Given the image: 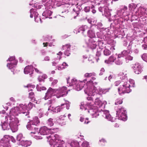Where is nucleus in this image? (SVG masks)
<instances>
[{
    "mask_svg": "<svg viewBox=\"0 0 147 147\" xmlns=\"http://www.w3.org/2000/svg\"><path fill=\"white\" fill-rule=\"evenodd\" d=\"M126 74L124 73L120 72L119 74V76H122V78H120L122 80L121 82L120 81H117L115 82L114 84L115 86H117L121 83L122 84V86H120L118 88V92L120 95H122L125 93H129L131 91V90L130 89L131 84H132V86H134V80H130L128 82Z\"/></svg>",
    "mask_w": 147,
    "mask_h": 147,
    "instance_id": "1",
    "label": "nucleus"
},
{
    "mask_svg": "<svg viewBox=\"0 0 147 147\" xmlns=\"http://www.w3.org/2000/svg\"><path fill=\"white\" fill-rule=\"evenodd\" d=\"M97 82H93L92 80L87 82V88L84 90V92L89 96H98L100 94H105L109 92V88L102 89L99 87L96 88L94 85L97 84Z\"/></svg>",
    "mask_w": 147,
    "mask_h": 147,
    "instance_id": "2",
    "label": "nucleus"
},
{
    "mask_svg": "<svg viewBox=\"0 0 147 147\" xmlns=\"http://www.w3.org/2000/svg\"><path fill=\"white\" fill-rule=\"evenodd\" d=\"M93 98L92 97L87 98V101L82 102L80 105V109L86 110L90 113L92 118H96L99 115L98 109L96 106H94Z\"/></svg>",
    "mask_w": 147,
    "mask_h": 147,
    "instance_id": "3",
    "label": "nucleus"
},
{
    "mask_svg": "<svg viewBox=\"0 0 147 147\" xmlns=\"http://www.w3.org/2000/svg\"><path fill=\"white\" fill-rule=\"evenodd\" d=\"M19 121L16 117L5 116V121L1 125L2 128L4 130H8L10 129L13 132H15L18 130V126Z\"/></svg>",
    "mask_w": 147,
    "mask_h": 147,
    "instance_id": "4",
    "label": "nucleus"
},
{
    "mask_svg": "<svg viewBox=\"0 0 147 147\" xmlns=\"http://www.w3.org/2000/svg\"><path fill=\"white\" fill-rule=\"evenodd\" d=\"M69 78L67 79V82L68 86H72L74 89L77 91L81 90L84 87V84L82 81L77 80L75 79L71 80V82H69Z\"/></svg>",
    "mask_w": 147,
    "mask_h": 147,
    "instance_id": "5",
    "label": "nucleus"
},
{
    "mask_svg": "<svg viewBox=\"0 0 147 147\" xmlns=\"http://www.w3.org/2000/svg\"><path fill=\"white\" fill-rule=\"evenodd\" d=\"M116 111V117L119 120L125 121L127 120L126 110L124 108L119 107Z\"/></svg>",
    "mask_w": 147,
    "mask_h": 147,
    "instance_id": "6",
    "label": "nucleus"
},
{
    "mask_svg": "<svg viewBox=\"0 0 147 147\" xmlns=\"http://www.w3.org/2000/svg\"><path fill=\"white\" fill-rule=\"evenodd\" d=\"M8 61L10 62L7 64V66L9 69H11V71L13 72L14 69L13 68L15 67L17 64L18 61L15 59V56L11 57L7 60V61Z\"/></svg>",
    "mask_w": 147,
    "mask_h": 147,
    "instance_id": "7",
    "label": "nucleus"
},
{
    "mask_svg": "<svg viewBox=\"0 0 147 147\" xmlns=\"http://www.w3.org/2000/svg\"><path fill=\"white\" fill-rule=\"evenodd\" d=\"M96 76V74L94 72H92L90 73H86L84 75V76L86 78V79H85L83 81V83L84 84L85 82L87 81L86 83L87 86V82L90 80H92L93 81V82H95L94 81L96 79V78L95 77Z\"/></svg>",
    "mask_w": 147,
    "mask_h": 147,
    "instance_id": "8",
    "label": "nucleus"
},
{
    "mask_svg": "<svg viewBox=\"0 0 147 147\" xmlns=\"http://www.w3.org/2000/svg\"><path fill=\"white\" fill-rule=\"evenodd\" d=\"M55 90L57 94V98H59L66 95L67 94L66 88L65 87L63 86L58 89H55Z\"/></svg>",
    "mask_w": 147,
    "mask_h": 147,
    "instance_id": "9",
    "label": "nucleus"
},
{
    "mask_svg": "<svg viewBox=\"0 0 147 147\" xmlns=\"http://www.w3.org/2000/svg\"><path fill=\"white\" fill-rule=\"evenodd\" d=\"M9 136H5L0 141V147H8L9 146Z\"/></svg>",
    "mask_w": 147,
    "mask_h": 147,
    "instance_id": "10",
    "label": "nucleus"
},
{
    "mask_svg": "<svg viewBox=\"0 0 147 147\" xmlns=\"http://www.w3.org/2000/svg\"><path fill=\"white\" fill-rule=\"evenodd\" d=\"M51 137L54 138L56 145L57 144L60 146H61L64 143V142L62 139L61 137L58 134H55L54 135L53 134H51L49 138Z\"/></svg>",
    "mask_w": 147,
    "mask_h": 147,
    "instance_id": "11",
    "label": "nucleus"
},
{
    "mask_svg": "<svg viewBox=\"0 0 147 147\" xmlns=\"http://www.w3.org/2000/svg\"><path fill=\"white\" fill-rule=\"evenodd\" d=\"M49 4L48 5L47 7V8L45 9L46 10L45 11L42 13V16H43L45 17L43 18L45 19L47 18H49L50 19L52 18V17H49L51 15L52 13V12L49 9H50L51 7H52V6L51 5V1H49Z\"/></svg>",
    "mask_w": 147,
    "mask_h": 147,
    "instance_id": "12",
    "label": "nucleus"
},
{
    "mask_svg": "<svg viewBox=\"0 0 147 147\" xmlns=\"http://www.w3.org/2000/svg\"><path fill=\"white\" fill-rule=\"evenodd\" d=\"M57 128H53L52 129H49L46 126H43L41 127L39 131V133L38 134H40L41 135H47L50 132H53L52 130L55 131Z\"/></svg>",
    "mask_w": 147,
    "mask_h": 147,
    "instance_id": "13",
    "label": "nucleus"
},
{
    "mask_svg": "<svg viewBox=\"0 0 147 147\" xmlns=\"http://www.w3.org/2000/svg\"><path fill=\"white\" fill-rule=\"evenodd\" d=\"M30 17L32 18L34 16L35 21L36 22H38L39 21H41V19L38 16V14L35 9H31L30 10Z\"/></svg>",
    "mask_w": 147,
    "mask_h": 147,
    "instance_id": "14",
    "label": "nucleus"
},
{
    "mask_svg": "<svg viewBox=\"0 0 147 147\" xmlns=\"http://www.w3.org/2000/svg\"><path fill=\"white\" fill-rule=\"evenodd\" d=\"M102 111L103 115V116L105 117V119H107L108 120L111 121L112 122H114L115 120V118L113 117L109 113V111L103 110L102 109H101V110H100Z\"/></svg>",
    "mask_w": 147,
    "mask_h": 147,
    "instance_id": "15",
    "label": "nucleus"
},
{
    "mask_svg": "<svg viewBox=\"0 0 147 147\" xmlns=\"http://www.w3.org/2000/svg\"><path fill=\"white\" fill-rule=\"evenodd\" d=\"M18 107L19 108L20 113H22L24 115L26 116L28 115L29 112H28L26 105L25 104H21Z\"/></svg>",
    "mask_w": 147,
    "mask_h": 147,
    "instance_id": "16",
    "label": "nucleus"
},
{
    "mask_svg": "<svg viewBox=\"0 0 147 147\" xmlns=\"http://www.w3.org/2000/svg\"><path fill=\"white\" fill-rule=\"evenodd\" d=\"M55 93H56L55 89L49 88L46 93L45 96L44 98L46 100L51 97L55 95Z\"/></svg>",
    "mask_w": 147,
    "mask_h": 147,
    "instance_id": "17",
    "label": "nucleus"
},
{
    "mask_svg": "<svg viewBox=\"0 0 147 147\" xmlns=\"http://www.w3.org/2000/svg\"><path fill=\"white\" fill-rule=\"evenodd\" d=\"M70 103L69 102H67L64 104H61L60 106H59L54 109L53 110V112L58 113L61 111L62 109H63V107H64L65 106H66V109H69Z\"/></svg>",
    "mask_w": 147,
    "mask_h": 147,
    "instance_id": "18",
    "label": "nucleus"
},
{
    "mask_svg": "<svg viewBox=\"0 0 147 147\" xmlns=\"http://www.w3.org/2000/svg\"><path fill=\"white\" fill-rule=\"evenodd\" d=\"M26 127L28 129L32 131L31 132V134L33 133L34 134H36L37 133L38 134V128L36 127L35 125L30 124V122L28 123Z\"/></svg>",
    "mask_w": 147,
    "mask_h": 147,
    "instance_id": "19",
    "label": "nucleus"
},
{
    "mask_svg": "<svg viewBox=\"0 0 147 147\" xmlns=\"http://www.w3.org/2000/svg\"><path fill=\"white\" fill-rule=\"evenodd\" d=\"M87 46L92 49H95L97 46V42L92 38L89 39L88 42H86Z\"/></svg>",
    "mask_w": 147,
    "mask_h": 147,
    "instance_id": "20",
    "label": "nucleus"
},
{
    "mask_svg": "<svg viewBox=\"0 0 147 147\" xmlns=\"http://www.w3.org/2000/svg\"><path fill=\"white\" fill-rule=\"evenodd\" d=\"M107 103V102L106 101L102 102L99 98H96L95 99L94 102V104L95 105H97L96 107L97 108L102 107V108L104 109Z\"/></svg>",
    "mask_w": 147,
    "mask_h": 147,
    "instance_id": "21",
    "label": "nucleus"
},
{
    "mask_svg": "<svg viewBox=\"0 0 147 147\" xmlns=\"http://www.w3.org/2000/svg\"><path fill=\"white\" fill-rule=\"evenodd\" d=\"M20 113L19 108L18 107H14L12 108L10 111V115H8L7 117H15L18 115Z\"/></svg>",
    "mask_w": 147,
    "mask_h": 147,
    "instance_id": "22",
    "label": "nucleus"
},
{
    "mask_svg": "<svg viewBox=\"0 0 147 147\" xmlns=\"http://www.w3.org/2000/svg\"><path fill=\"white\" fill-rule=\"evenodd\" d=\"M89 28L87 25H82L79 28L78 32H81L83 35L86 36Z\"/></svg>",
    "mask_w": 147,
    "mask_h": 147,
    "instance_id": "23",
    "label": "nucleus"
},
{
    "mask_svg": "<svg viewBox=\"0 0 147 147\" xmlns=\"http://www.w3.org/2000/svg\"><path fill=\"white\" fill-rule=\"evenodd\" d=\"M134 72L137 74H139L141 73L142 70L141 66L138 63H136L133 67Z\"/></svg>",
    "mask_w": 147,
    "mask_h": 147,
    "instance_id": "24",
    "label": "nucleus"
},
{
    "mask_svg": "<svg viewBox=\"0 0 147 147\" xmlns=\"http://www.w3.org/2000/svg\"><path fill=\"white\" fill-rule=\"evenodd\" d=\"M70 45L69 44H66L63 46L62 49L65 50L64 52V54L67 56H69L70 54Z\"/></svg>",
    "mask_w": 147,
    "mask_h": 147,
    "instance_id": "25",
    "label": "nucleus"
},
{
    "mask_svg": "<svg viewBox=\"0 0 147 147\" xmlns=\"http://www.w3.org/2000/svg\"><path fill=\"white\" fill-rule=\"evenodd\" d=\"M33 66L32 65L26 66L24 69V72L25 74L30 73L31 75L33 74Z\"/></svg>",
    "mask_w": 147,
    "mask_h": 147,
    "instance_id": "26",
    "label": "nucleus"
},
{
    "mask_svg": "<svg viewBox=\"0 0 147 147\" xmlns=\"http://www.w3.org/2000/svg\"><path fill=\"white\" fill-rule=\"evenodd\" d=\"M86 35L90 38L93 39L95 37V33L94 30L91 28H89L87 32Z\"/></svg>",
    "mask_w": 147,
    "mask_h": 147,
    "instance_id": "27",
    "label": "nucleus"
},
{
    "mask_svg": "<svg viewBox=\"0 0 147 147\" xmlns=\"http://www.w3.org/2000/svg\"><path fill=\"white\" fill-rule=\"evenodd\" d=\"M108 44L110 45L109 47L111 51H113L115 50V46L116 42L113 40H111L108 42Z\"/></svg>",
    "mask_w": 147,
    "mask_h": 147,
    "instance_id": "28",
    "label": "nucleus"
},
{
    "mask_svg": "<svg viewBox=\"0 0 147 147\" xmlns=\"http://www.w3.org/2000/svg\"><path fill=\"white\" fill-rule=\"evenodd\" d=\"M132 51L129 50H124L122 51L118 55V57L123 58V57L126 56L128 54H130L131 53Z\"/></svg>",
    "mask_w": 147,
    "mask_h": 147,
    "instance_id": "29",
    "label": "nucleus"
},
{
    "mask_svg": "<svg viewBox=\"0 0 147 147\" xmlns=\"http://www.w3.org/2000/svg\"><path fill=\"white\" fill-rule=\"evenodd\" d=\"M30 124H33L36 126L38 124L40 123V121L37 117H34L33 119L30 121Z\"/></svg>",
    "mask_w": 147,
    "mask_h": 147,
    "instance_id": "30",
    "label": "nucleus"
},
{
    "mask_svg": "<svg viewBox=\"0 0 147 147\" xmlns=\"http://www.w3.org/2000/svg\"><path fill=\"white\" fill-rule=\"evenodd\" d=\"M32 143L30 141H25L22 140L20 142V144L22 146L25 147H27L30 146Z\"/></svg>",
    "mask_w": 147,
    "mask_h": 147,
    "instance_id": "31",
    "label": "nucleus"
},
{
    "mask_svg": "<svg viewBox=\"0 0 147 147\" xmlns=\"http://www.w3.org/2000/svg\"><path fill=\"white\" fill-rule=\"evenodd\" d=\"M127 15V13H125L124 14V12L122 11L119 9L117 11V14L114 16V17L115 18H117L118 17H120V18H121L122 16H125Z\"/></svg>",
    "mask_w": 147,
    "mask_h": 147,
    "instance_id": "32",
    "label": "nucleus"
},
{
    "mask_svg": "<svg viewBox=\"0 0 147 147\" xmlns=\"http://www.w3.org/2000/svg\"><path fill=\"white\" fill-rule=\"evenodd\" d=\"M146 10L142 7H140L138 8V11H136V13L140 15L143 16L145 13Z\"/></svg>",
    "mask_w": 147,
    "mask_h": 147,
    "instance_id": "33",
    "label": "nucleus"
},
{
    "mask_svg": "<svg viewBox=\"0 0 147 147\" xmlns=\"http://www.w3.org/2000/svg\"><path fill=\"white\" fill-rule=\"evenodd\" d=\"M115 59L116 58L112 55L109 57L108 60H105V62L107 64H111L114 61Z\"/></svg>",
    "mask_w": 147,
    "mask_h": 147,
    "instance_id": "34",
    "label": "nucleus"
},
{
    "mask_svg": "<svg viewBox=\"0 0 147 147\" xmlns=\"http://www.w3.org/2000/svg\"><path fill=\"white\" fill-rule=\"evenodd\" d=\"M124 59L123 58L119 57L118 55H117V59H116L115 61V63L117 65H120L122 64L123 61Z\"/></svg>",
    "mask_w": 147,
    "mask_h": 147,
    "instance_id": "35",
    "label": "nucleus"
},
{
    "mask_svg": "<svg viewBox=\"0 0 147 147\" xmlns=\"http://www.w3.org/2000/svg\"><path fill=\"white\" fill-rule=\"evenodd\" d=\"M51 136V135L48 136H47V138L48 139L47 141L49 142V144L50 145L52 146L53 145H54L55 144L54 138H53L51 137L49 138V136Z\"/></svg>",
    "mask_w": 147,
    "mask_h": 147,
    "instance_id": "36",
    "label": "nucleus"
},
{
    "mask_svg": "<svg viewBox=\"0 0 147 147\" xmlns=\"http://www.w3.org/2000/svg\"><path fill=\"white\" fill-rule=\"evenodd\" d=\"M45 41H47L48 42H46V43L44 42L43 44L44 45V47H47V44L49 42H50L51 40V39H52L51 37H50L49 36H45L43 37Z\"/></svg>",
    "mask_w": 147,
    "mask_h": 147,
    "instance_id": "37",
    "label": "nucleus"
},
{
    "mask_svg": "<svg viewBox=\"0 0 147 147\" xmlns=\"http://www.w3.org/2000/svg\"><path fill=\"white\" fill-rule=\"evenodd\" d=\"M99 59L98 58H95L92 56L90 55L88 58V60L90 63H94L95 61L98 62Z\"/></svg>",
    "mask_w": 147,
    "mask_h": 147,
    "instance_id": "38",
    "label": "nucleus"
},
{
    "mask_svg": "<svg viewBox=\"0 0 147 147\" xmlns=\"http://www.w3.org/2000/svg\"><path fill=\"white\" fill-rule=\"evenodd\" d=\"M48 1H47L45 4V5H37L36 4V5H35L34 6H36L37 9H40V8H42L44 9V8L45 9L47 8V7L48 5Z\"/></svg>",
    "mask_w": 147,
    "mask_h": 147,
    "instance_id": "39",
    "label": "nucleus"
},
{
    "mask_svg": "<svg viewBox=\"0 0 147 147\" xmlns=\"http://www.w3.org/2000/svg\"><path fill=\"white\" fill-rule=\"evenodd\" d=\"M68 65L65 62H63L61 65L60 66H57L56 67V68L59 70H61L63 69H65L66 67H67Z\"/></svg>",
    "mask_w": 147,
    "mask_h": 147,
    "instance_id": "40",
    "label": "nucleus"
},
{
    "mask_svg": "<svg viewBox=\"0 0 147 147\" xmlns=\"http://www.w3.org/2000/svg\"><path fill=\"white\" fill-rule=\"evenodd\" d=\"M66 116L65 115L61 116L59 117V119L57 120V122L59 123V124H60L61 125H65V122H63L62 123H61L60 121L61 120H64V118Z\"/></svg>",
    "mask_w": 147,
    "mask_h": 147,
    "instance_id": "41",
    "label": "nucleus"
},
{
    "mask_svg": "<svg viewBox=\"0 0 147 147\" xmlns=\"http://www.w3.org/2000/svg\"><path fill=\"white\" fill-rule=\"evenodd\" d=\"M143 42L144 44L142 45V47L143 49L146 50L147 49V36L144 38Z\"/></svg>",
    "mask_w": 147,
    "mask_h": 147,
    "instance_id": "42",
    "label": "nucleus"
},
{
    "mask_svg": "<svg viewBox=\"0 0 147 147\" xmlns=\"http://www.w3.org/2000/svg\"><path fill=\"white\" fill-rule=\"evenodd\" d=\"M47 78V76L45 74H43L41 76H39L38 78V80L39 82H44V80L45 79Z\"/></svg>",
    "mask_w": 147,
    "mask_h": 147,
    "instance_id": "43",
    "label": "nucleus"
},
{
    "mask_svg": "<svg viewBox=\"0 0 147 147\" xmlns=\"http://www.w3.org/2000/svg\"><path fill=\"white\" fill-rule=\"evenodd\" d=\"M79 145V143L76 141H73L70 144L71 147H78Z\"/></svg>",
    "mask_w": 147,
    "mask_h": 147,
    "instance_id": "44",
    "label": "nucleus"
},
{
    "mask_svg": "<svg viewBox=\"0 0 147 147\" xmlns=\"http://www.w3.org/2000/svg\"><path fill=\"white\" fill-rule=\"evenodd\" d=\"M53 119L51 118H50L47 120V123L49 126L51 127L53 125L54 123L53 121Z\"/></svg>",
    "mask_w": 147,
    "mask_h": 147,
    "instance_id": "45",
    "label": "nucleus"
},
{
    "mask_svg": "<svg viewBox=\"0 0 147 147\" xmlns=\"http://www.w3.org/2000/svg\"><path fill=\"white\" fill-rule=\"evenodd\" d=\"M98 45L100 49H102L105 47V45L102 41H98Z\"/></svg>",
    "mask_w": 147,
    "mask_h": 147,
    "instance_id": "46",
    "label": "nucleus"
},
{
    "mask_svg": "<svg viewBox=\"0 0 147 147\" xmlns=\"http://www.w3.org/2000/svg\"><path fill=\"white\" fill-rule=\"evenodd\" d=\"M103 53L104 55L108 56L110 55L111 52L109 49H106L104 50Z\"/></svg>",
    "mask_w": 147,
    "mask_h": 147,
    "instance_id": "47",
    "label": "nucleus"
},
{
    "mask_svg": "<svg viewBox=\"0 0 147 147\" xmlns=\"http://www.w3.org/2000/svg\"><path fill=\"white\" fill-rule=\"evenodd\" d=\"M23 135L22 134H18L17 136V140L19 141H21L23 138Z\"/></svg>",
    "mask_w": 147,
    "mask_h": 147,
    "instance_id": "48",
    "label": "nucleus"
},
{
    "mask_svg": "<svg viewBox=\"0 0 147 147\" xmlns=\"http://www.w3.org/2000/svg\"><path fill=\"white\" fill-rule=\"evenodd\" d=\"M123 102L122 100L120 98L117 99L115 102V105H118L121 104Z\"/></svg>",
    "mask_w": 147,
    "mask_h": 147,
    "instance_id": "49",
    "label": "nucleus"
},
{
    "mask_svg": "<svg viewBox=\"0 0 147 147\" xmlns=\"http://www.w3.org/2000/svg\"><path fill=\"white\" fill-rule=\"evenodd\" d=\"M133 57L130 55H127L125 58L126 62H128L129 61H131L133 59Z\"/></svg>",
    "mask_w": 147,
    "mask_h": 147,
    "instance_id": "50",
    "label": "nucleus"
},
{
    "mask_svg": "<svg viewBox=\"0 0 147 147\" xmlns=\"http://www.w3.org/2000/svg\"><path fill=\"white\" fill-rule=\"evenodd\" d=\"M136 7V5L133 3L129 4V9L130 10H132V9H135Z\"/></svg>",
    "mask_w": 147,
    "mask_h": 147,
    "instance_id": "51",
    "label": "nucleus"
},
{
    "mask_svg": "<svg viewBox=\"0 0 147 147\" xmlns=\"http://www.w3.org/2000/svg\"><path fill=\"white\" fill-rule=\"evenodd\" d=\"M143 60L147 62V53H144L141 56Z\"/></svg>",
    "mask_w": 147,
    "mask_h": 147,
    "instance_id": "52",
    "label": "nucleus"
},
{
    "mask_svg": "<svg viewBox=\"0 0 147 147\" xmlns=\"http://www.w3.org/2000/svg\"><path fill=\"white\" fill-rule=\"evenodd\" d=\"M78 6H77L76 8H74L73 9V11L75 12L77 14V15H78L79 13V11L80 10V9L79 8H78Z\"/></svg>",
    "mask_w": 147,
    "mask_h": 147,
    "instance_id": "53",
    "label": "nucleus"
},
{
    "mask_svg": "<svg viewBox=\"0 0 147 147\" xmlns=\"http://www.w3.org/2000/svg\"><path fill=\"white\" fill-rule=\"evenodd\" d=\"M100 51V50L98 51L97 49H94V51L96 52V56L98 57L100 55L101 52Z\"/></svg>",
    "mask_w": 147,
    "mask_h": 147,
    "instance_id": "54",
    "label": "nucleus"
},
{
    "mask_svg": "<svg viewBox=\"0 0 147 147\" xmlns=\"http://www.w3.org/2000/svg\"><path fill=\"white\" fill-rule=\"evenodd\" d=\"M82 147H88L89 144L86 141H84L82 144Z\"/></svg>",
    "mask_w": 147,
    "mask_h": 147,
    "instance_id": "55",
    "label": "nucleus"
},
{
    "mask_svg": "<svg viewBox=\"0 0 147 147\" xmlns=\"http://www.w3.org/2000/svg\"><path fill=\"white\" fill-rule=\"evenodd\" d=\"M127 7L126 6H124L122 8L120 9V10L123 12H124V13H126V12L127 10Z\"/></svg>",
    "mask_w": 147,
    "mask_h": 147,
    "instance_id": "56",
    "label": "nucleus"
},
{
    "mask_svg": "<svg viewBox=\"0 0 147 147\" xmlns=\"http://www.w3.org/2000/svg\"><path fill=\"white\" fill-rule=\"evenodd\" d=\"M90 9V7L89 6L86 7H84V10L86 12H89Z\"/></svg>",
    "mask_w": 147,
    "mask_h": 147,
    "instance_id": "57",
    "label": "nucleus"
},
{
    "mask_svg": "<svg viewBox=\"0 0 147 147\" xmlns=\"http://www.w3.org/2000/svg\"><path fill=\"white\" fill-rule=\"evenodd\" d=\"M32 104L31 102H30L28 105V107H27V109H28L29 110L31 109L32 107Z\"/></svg>",
    "mask_w": 147,
    "mask_h": 147,
    "instance_id": "58",
    "label": "nucleus"
},
{
    "mask_svg": "<svg viewBox=\"0 0 147 147\" xmlns=\"http://www.w3.org/2000/svg\"><path fill=\"white\" fill-rule=\"evenodd\" d=\"M44 61H50V58L49 56H45L43 60Z\"/></svg>",
    "mask_w": 147,
    "mask_h": 147,
    "instance_id": "59",
    "label": "nucleus"
},
{
    "mask_svg": "<svg viewBox=\"0 0 147 147\" xmlns=\"http://www.w3.org/2000/svg\"><path fill=\"white\" fill-rule=\"evenodd\" d=\"M27 88H34L35 87V86L34 85H32L30 84L27 85L26 86H25Z\"/></svg>",
    "mask_w": 147,
    "mask_h": 147,
    "instance_id": "60",
    "label": "nucleus"
},
{
    "mask_svg": "<svg viewBox=\"0 0 147 147\" xmlns=\"http://www.w3.org/2000/svg\"><path fill=\"white\" fill-rule=\"evenodd\" d=\"M62 53L61 52V51H60L58 53H57V55H59V57H58V59L59 60H60V59H61V56L62 55Z\"/></svg>",
    "mask_w": 147,
    "mask_h": 147,
    "instance_id": "61",
    "label": "nucleus"
},
{
    "mask_svg": "<svg viewBox=\"0 0 147 147\" xmlns=\"http://www.w3.org/2000/svg\"><path fill=\"white\" fill-rule=\"evenodd\" d=\"M29 96L30 98H32L34 96V94L32 92L29 93Z\"/></svg>",
    "mask_w": 147,
    "mask_h": 147,
    "instance_id": "62",
    "label": "nucleus"
},
{
    "mask_svg": "<svg viewBox=\"0 0 147 147\" xmlns=\"http://www.w3.org/2000/svg\"><path fill=\"white\" fill-rule=\"evenodd\" d=\"M36 89L38 91H41L42 90V87L37 85L36 86Z\"/></svg>",
    "mask_w": 147,
    "mask_h": 147,
    "instance_id": "63",
    "label": "nucleus"
},
{
    "mask_svg": "<svg viewBox=\"0 0 147 147\" xmlns=\"http://www.w3.org/2000/svg\"><path fill=\"white\" fill-rule=\"evenodd\" d=\"M35 71L38 73L40 74L42 73L41 71L39 70L38 69L36 68H34Z\"/></svg>",
    "mask_w": 147,
    "mask_h": 147,
    "instance_id": "64",
    "label": "nucleus"
}]
</instances>
